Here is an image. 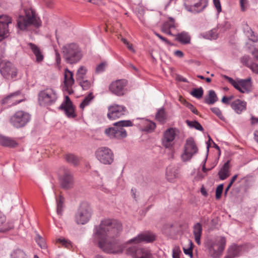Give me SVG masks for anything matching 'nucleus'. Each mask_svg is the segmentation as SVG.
Instances as JSON below:
<instances>
[{
	"mask_svg": "<svg viewBox=\"0 0 258 258\" xmlns=\"http://www.w3.org/2000/svg\"><path fill=\"white\" fill-rule=\"evenodd\" d=\"M222 102L226 104H229V101L228 100V98L226 96H224L221 100Z\"/></svg>",
	"mask_w": 258,
	"mask_h": 258,
	"instance_id": "774afa93",
	"label": "nucleus"
},
{
	"mask_svg": "<svg viewBox=\"0 0 258 258\" xmlns=\"http://www.w3.org/2000/svg\"><path fill=\"white\" fill-rule=\"evenodd\" d=\"M87 70L84 66H81L77 70L76 73V80L77 81H81L83 80L87 73Z\"/></svg>",
	"mask_w": 258,
	"mask_h": 258,
	"instance_id": "473e14b6",
	"label": "nucleus"
},
{
	"mask_svg": "<svg viewBox=\"0 0 258 258\" xmlns=\"http://www.w3.org/2000/svg\"><path fill=\"white\" fill-rule=\"evenodd\" d=\"M246 34L249 38V39L252 41L253 42H256L257 41V38L255 35L253 31H252L251 29H249L246 32Z\"/></svg>",
	"mask_w": 258,
	"mask_h": 258,
	"instance_id": "a18cd8bd",
	"label": "nucleus"
},
{
	"mask_svg": "<svg viewBox=\"0 0 258 258\" xmlns=\"http://www.w3.org/2000/svg\"><path fill=\"white\" fill-rule=\"evenodd\" d=\"M133 123L130 120H122L113 123V127L105 129V134L110 139H122L127 136L124 127L132 126Z\"/></svg>",
	"mask_w": 258,
	"mask_h": 258,
	"instance_id": "20e7f679",
	"label": "nucleus"
},
{
	"mask_svg": "<svg viewBox=\"0 0 258 258\" xmlns=\"http://www.w3.org/2000/svg\"><path fill=\"white\" fill-rule=\"evenodd\" d=\"M127 113V110L125 106L114 104L108 107L107 117L109 119L114 120L126 114Z\"/></svg>",
	"mask_w": 258,
	"mask_h": 258,
	"instance_id": "ddd939ff",
	"label": "nucleus"
},
{
	"mask_svg": "<svg viewBox=\"0 0 258 258\" xmlns=\"http://www.w3.org/2000/svg\"><path fill=\"white\" fill-rule=\"evenodd\" d=\"M93 98L94 96H93L92 93H90L80 104V108L81 109H84L86 106L88 105L90 103V101L93 99Z\"/></svg>",
	"mask_w": 258,
	"mask_h": 258,
	"instance_id": "ea45409f",
	"label": "nucleus"
},
{
	"mask_svg": "<svg viewBox=\"0 0 258 258\" xmlns=\"http://www.w3.org/2000/svg\"><path fill=\"white\" fill-rule=\"evenodd\" d=\"M79 84L82 87L83 90H87L91 87V83L88 80H81L78 81Z\"/></svg>",
	"mask_w": 258,
	"mask_h": 258,
	"instance_id": "c03bdc74",
	"label": "nucleus"
},
{
	"mask_svg": "<svg viewBox=\"0 0 258 258\" xmlns=\"http://www.w3.org/2000/svg\"><path fill=\"white\" fill-rule=\"evenodd\" d=\"M202 225L198 223L196 224L194 227L193 233L195 236V239L196 243L198 245L201 244V237L202 233Z\"/></svg>",
	"mask_w": 258,
	"mask_h": 258,
	"instance_id": "c85d7f7f",
	"label": "nucleus"
},
{
	"mask_svg": "<svg viewBox=\"0 0 258 258\" xmlns=\"http://www.w3.org/2000/svg\"><path fill=\"white\" fill-rule=\"evenodd\" d=\"M36 241L37 244L42 248L46 247V243L44 239L39 235H37L36 238Z\"/></svg>",
	"mask_w": 258,
	"mask_h": 258,
	"instance_id": "49530a36",
	"label": "nucleus"
},
{
	"mask_svg": "<svg viewBox=\"0 0 258 258\" xmlns=\"http://www.w3.org/2000/svg\"><path fill=\"white\" fill-rule=\"evenodd\" d=\"M21 94V92L20 91H18L14 93H11L2 100V103L3 104H7L10 106L16 105L17 104L19 103L24 100L23 99H17V98L20 96Z\"/></svg>",
	"mask_w": 258,
	"mask_h": 258,
	"instance_id": "a211bd4d",
	"label": "nucleus"
},
{
	"mask_svg": "<svg viewBox=\"0 0 258 258\" xmlns=\"http://www.w3.org/2000/svg\"><path fill=\"white\" fill-rule=\"evenodd\" d=\"M1 67L0 73L5 79L10 80L16 77L17 69L10 62L2 63Z\"/></svg>",
	"mask_w": 258,
	"mask_h": 258,
	"instance_id": "f8f14e48",
	"label": "nucleus"
},
{
	"mask_svg": "<svg viewBox=\"0 0 258 258\" xmlns=\"http://www.w3.org/2000/svg\"><path fill=\"white\" fill-rule=\"evenodd\" d=\"M9 29L8 26H4L0 28V41L3 40L5 37L8 36Z\"/></svg>",
	"mask_w": 258,
	"mask_h": 258,
	"instance_id": "79ce46f5",
	"label": "nucleus"
},
{
	"mask_svg": "<svg viewBox=\"0 0 258 258\" xmlns=\"http://www.w3.org/2000/svg\"><path fill=\"white\" fill-rule=\"evenodd\" d=\"M96 158L102 163L106 165L111 164L113 161V153L108 147H101L95 151Z\"/></svg>",
	"mask_w": 258,
	"mask_h": 258,
	"instance_id": "9d476101",
	"label": "nucleus"
},
{
	"mask_svg": "<svg viewBox=\"0 0 258 258\" xmlns=\"http://www.w3.org/2000/svg\"><path fill=\"white\" fill-rule=\"evenodd\" d=\"M57 204V214L61 216L63 212V208L64 207L65 198L62 195H58L55 197Z\"/></svg>",
	"mask_w": 258,
	"mask_h": 258,
	"instance_id": "a878e982",
	"label": "nucleus"
},
{
	"mask_svg": "<svg viewBox=\"0 0 258 258\" xmlns=\"http://www.w3.org/2000/svg\"><path fill=\"white\" fill-rule=\"evenodd\" d=\"M249 59L250 57L248 55H244L241 58L240 60L243 64L248 68L250 66V63H249Z\"/></svg>",
	"mask_w": 258,
	"mask_h": 258,
	"instance_id": "3c124183",
	"label": "nucleus"
},
{
	"mask_svg": "<svg viewBox=\"0 0 258 258\" xmlns=\"http://www.w3.org/2000/svg\"><path fill=\"white\" fill-rule=\"evenodd\" d=\"M161 28L165 30L175 28L174 20L172 18H169V21L165 22L162 26Z\"/></svg>",
	"mask_w": 258,
	"mask_h": 258,
	"instance_id": "a19ab883",
	"label": "nucleus"
},
{
	"mask_svg": "<svg viewBox=\"0 0 258 258\" xmlns=\"http://www.w3.org/2000/svg\"><path fill=\"white\" fill-rule=\"evenodd\" d=\"M6 221V217L5 215L0 211V226L3 225Z\"/></svg>",
	"mask_w": 258,
	"mask_h": 258,
	"instance_id": "680f3d73",
	"label": "nucleus"
},
{
	"mask_svg": "<svg viewBox=\"0 0 258 258\" xmlns=\"http://www.w3.org/2000/svg\"><path fill=\"white\" fill-rule=\"evenodd\" d=\"M211 111L215 114L220 119L223 120L224 116L222 115V113L220 110V109L218 107H213L211 108Z\"/></svg>",
	"mask_w": 258,
	"mask_h": 258,
	"instance_id": "de8ad7c7",
	"label": "nucleus"
},
{
	"mask_svg": "<svg viewBox=\"0 0 258 258\" xmlns=\"http://www.w3.org/2000/svg\"><path fill=\"white\" fill-rule=\"evenodd\" d=\"M121 230L119 223L107 219L101 221L99 226L96 228L94 239L98 243L99 246L104 252L108 253H117L122 251L114 237Z\"/></svg>",
	"mask_w": 258,
	"mask_h": 258,
	"instance_id": "f257e3e1",
	"label": "nucleus"
},
{
	"mask_svg": "<svg viewBox=\"0 0 258 258\" xmlns=\"http://www.w3.org/2000/svg\"><path fill=\"white\" fill-rule=\"evenodd\" d=\"M181 251L179 247H175L172 250V257L173 258H180L179 254Z\"/></svg>",
	"mask_w": 258,
	"mask_h": 258,
	"instance_id": "5fc2aeb1",
	"label": "nucleus"
},
{
	"mask_svg": "<svg viewBox=\"0 0 258 258\" xmlns=\"http://www.w3.org/2000/svg\"><path fill=\"white\" fill-rule=\"evenodd\" d=\"M224 78L239 92H243L242 91V88L240 87V85L239 84V80H238L236 82V81L234 80L232 78L227 76H224Z\"/></svg>",
	"mask_w": 258,
	"mask_h": 258,
	"instance_id": "4c0bfd02",
	"label": "nucleus"
},
{
	"mask_svg": "<svg viewBox=\"0 0 258 258\" xmlns=\"http://www.w3.org/2000/svg\"><path fill=\"white\" fill-rule=\"evenodd\" d=\"M248 68H249L253 73L258 74V64L255 62H250V66Z\"/></svg>",
	"mask_w": 258,
	"mask_h": 258,
	"instance_id": "603ef678",
	"label": "nucleus"
},
{
	"mask_svg": "<svg viewBox=\"0 0 258 258\" xmlns=\"http://www.w3.org/2000/svg\"><path fill=\"white\" fill-rule=\"evenodd\" d=\"M191 246H192V244L190 242ZM183 251L185 254L189 255L190 257L192 256V247L190 246L188 248H183Z\"/></svg>",
	"mask_w": 258,
	"mask_h": 258,
	"instance_id": "bf43d9fd",
	"label": "nucleus"
},
{
	"mask_svg": "<svg viewBox=\"0 0 258 258\" xmlns=\"http://www.w3.org/2000/svg\"><path fill=\"white\" fill-rule=\"evenodd\" d=\"M57 96L56 91L51 88H47L38 93V101L40 105H51L55 102Z\"/></svg>",
	"mask_w": 258,
	"mask_h": 258,
	"instance_id": "0eeeda50",
	"label": "nucleus"
},
{
	"mask_svg": "<svg viewBox=\"0 0 258 258\" xmlns=\"http://www.w3.org/2000/svg\"><path fill=\"white\" fill-rule=\"evenodd\" d=\"M240 4L241 10L242 11H245L248 6V1L247 0H240Z\"/></svg>",
	"mask_w": 258,
	"mask_h": 258,
	"instance_id": "13d9d810",
	"label": "nucleus"
},
{
	"mask_svg": "<svg viewBox=\"0 0 258 258\" xmlns=\"http://www.w3.org/2000/svg\"><path fill=\"white\" fill-rule=\"evenodd\" d=\"M229 161L225 163L219 171L218 175L221 180H224L229 176Z\"/></svg>",
	"mask_w": 258,
	"mask_h": 258,
	"instance_id": "bb28decb",
	"label": "nucleus"
},
{
	"mask_svg": "<svg viewBox=\"0 0 258 258\" xmlns=\"http://www.w3.org/2000/svg\"><path fill=\"white\" fill-rule=\"evenodd\" d=\"M207 5V0H200L198 3L191 6L189 11L194 13H198L203 11Z\"/></svg>",
	"mask_w": 258,
	"mask_h": 258,
	"instance_id": "b1692460",
	"label": "nucleus"
},
{
	"mask_svg": "<svg viewBox=\"0 0 258 258\" xmlns=\"http://www.w3.org/2000/svg\"><path fill=\"white\" fill-rule=\"evenodd\" d=\"M0 144L3 146L9 147H15L17 145L15 141L2 135H0Z\"/></svg>",
	"mask_w": 258,
	"mask_h": 258,
	"instance_id": "7c9ffc66",
	"label": "nucleus"
},
{
	"mask_svg": "<svg viewBox=\"0 0 258 258\" xmlns=\"http://www.w3.org/2000/svg\"><path fill=\"white\" fill-rule=\"evenodd\" d=\"M92 213V209L87 202H82L75 216V221L78 224H85L90 220Z\"/></svg>",
	"mask_w": 258,
	"mask_h": 258,
	"instance_id": "423d86ee",
	"label": "nucleus"
},
{
	"mask_svg": "<svg viewBox=\"0 0 258 258\" xmlns=\"http://www.w3.org/2000/svg\"><path fill=\"white\" fill-rule=\"evenodd\" d=\"M74 177L72 172L68 169H65L63 174L59 177L60 186L65 189H69L73 187Z\"/></svg>",
	"mask_w": 258,
	"mask_h": 258,
	"instance_id": "2eb2a0df",
	"label": "nucleus"
},
{
	"mask_svg": "<svg viewBox=\"0 0 258 258\" xmlns=\"http://www.w3.org/2000/svg\"><path fill=\"white\" fill-rule=\"evenodd\" d=\"M143 127L142 131L143 132L151 133L152 132L156 127V124L155 122L148 120H144L142 122Z\"/></svg>",
	"mask_w": 258,
	"mask_h": 258,
	"instance_id": "c756f323",
	"label": "nucleus"
},
{
	"mask_svg": "<svg viewBox=\"0 0 258 258\" xmlns=\"http://www.w3.org/2000/svg\"><path fill=\"white\" fill-rule=\"evenodd\" d=\"M178 130L175 128L170 127L166 130L164 133L162 139L163 146L166 148H169L173 146L174 141Z\"/></svg>",
	"mask_w": 258,
	"mask_h": 258,
	"instance_id": "dca6fc26",
	"label": "nucleus"
},
{
	"mask_svg": "<svg viewBox=\"0 0 258 258\" xmlns=\"http://www.w3.org/2000/svg\"><path fill=\"white\" fill-rule=\"evenodd\" d=\"M246 102L239 99H237L231 104V108L237 113H240L246 109Z\"/></svg>",
	"mask_w": 258,
	"mask_h": 258,
	"instance_id": "412c9836",
	"label": "nucleus"
},
{
	"mask_svg": "<svg viewBox=\"0 0 258 258\" xmlns=\"http://www.w3.org/2000/svg\"><path fill=\"white\" fill-rule=\"evenodd\" d=\"M213 3L218 13L222 11V8L220 0H213Z\"/></svg>",
	"mask_w": 258,
	"mask_h": 258,
	"instance_id": "4d7b16f0",
	"label": "nucleus"
},
{
	"mask_svg": "<svg viewBox=\"0 0 258 258\" xmlns=\"http://www.w3.org/2000/svg\"><path fill=\"white\" fill-rule=\"evenodd\" d=\"M184 105L186 107L190 109V110L195 114H198V111L196 108L191 103L184 101Z\"/></svg>",
	"mask_w": 258,
	"mask_h": 258,
	"instance_id": "864d4df0",
	"label": "nucleus"
},
{
	"mask_svg": "<svg viewBox=\"0 0 258 258\" xmlns=\"http://www.w3.org/2000/svg\"><path fill=\"white\" fill-rule=\"evenodd\" d=\"M156 118L161 122H164L166 118V115L163 108H160L156 114Z\"/></svg>",
	"mask_w": 258,
	"mask_h": 258,
	"instance_id": "f704fd0d",
	"label": "nucleus"
},
{
	"mask_svg": "<svg viewBox=\"0 0 258 258\" xmlns=\"http://www.w3.org/2000/svg\"><path fill=\"white\" fill-rule=\"evenodd\" d=\"M17 25L21 30H27L30 26L39 28L41 25V22L31 9L25 11V16H20L17 20Z\"/></svg>",
	"mask_w": 258,
	"mask_h": 258,
	"instance_id": "39448f33",
	"label": "nucleus"
},
{
	"mask_svg": "<svg viewBox=\"0 0 258 258\" xmlns=\"http://www.w3.org/2000/svg\"><path fill=\"white\" fill-rule=\"evenodd\" d=\"M218 100V97L215 92L213 90H209L208 94L204 97V102L209 105L214 104Z\"/></svg>",
	"mask_w": 258,
	"mask_h": 258,
	"instance_id": "cd10ccee",
	"label": "nucleus"
},
{
	"mask_svg": "<svg viewBox=\"0 0 258 258\" xmlns=\"http://www.w3.org/2000/svg\"><path fill=\"white\" fill-rule=\"evenodd\" d=\"M243 251L242 245H231L228 249L227 254L225 258H235L241 254Z\"/></svg>",
	"mask_w": 258,
	"mask_h": 258,
	"instance_id": "6ab92c4d",
	"label": "nucleus"
},
{
	"mask_svg": "<svg viewBox=\"0 0 258 258\" xmlns=\"http://www.w3.org/2000/svg\"><path fill=\"white\" fill-rule=\"evenodd\" d=\"M178 170L175 166L169 165L166 169V177L170 182H173L178 176Z\"/></svg>",
	"mask_w": 258,
	"mask_h": 258,
	"instance_id": "aec40b11",
	"label": "nucleus"
},
{
	"mask_svg": "<svg viewBox=\"0 0 258 258\" xmlns=\"http://www.w3.org/2000/svg\"><path fill=\"white\" fill-rule=\"evenodd\" d=\"M56 241L57 243H60L62 246H63L64 247H66L68 249L72 247V244L71 242L64 238H58L56 239Z\"/></svg>",
	"mask_w": 258,
	"mask_h": 258,
	"instance_id": "37998d69",
	"label": "nucleus"
},
{
	"mask_svg": "<svg viewBox=\"0 0 258 258\" xmlns=\"http://www.w3.org/2000/svg\"><path fill=\"white\" fill-rule=\"evenodd\" d=\"M61 50L62 57L68 64H74L79 62L83 56L81 48L75 43L64 45Z\"/></svg>",
	"mask_w": 258,
	"mask_h": 258,
	"instance_id": "7ed1b4c3",
	"label": "nucleus"
},
{
	"mask_svg": "<svg viewBox=\"0 0 258 258\" xmlns=\"http://www.w3.org/2000/svg\"><path fill=\"white\" fill-rule=\"evenodd\" d=\"M121 40L123 42V43L125 45H126V46H127V47L128 48V49L130 51H132V52H135V49H134V48H133V45H132L131 44H130V43L127 41V40L126 39H125V38H124L122 37V38H121Z\"/></svg>",
	"mask_w": 258,
	"mask_h": 258,
	"instance_id": "6e6d98bb",
	"label": "nucleus"
},
{
	"mask_svg": "<svg viewBox=\"0 0 258 258\" xmlns=\"http://www.w3.org/2000/svg\"><path fill=\"white\" fill-rule=\"evenodd\" d=\"M155 240V236L152 233L147 232L139 234L129 240L126 247V253L134 258H152L151 251L146 248H137L136 246H129L132 243L138 244L142 242H152Z\"/></svg>",
	"mask_w": 258,
	"mask_h": 258,
	"instance_id": "f03ea898",
	"label": "nucleus"
},
{
	"mask_svg": "<svg viewBox=\"0 0 258 258\" xmlns=\"http://www.w3.org/2000/svg\"><path fill=\"white\" fill-rule=\"evenodd\" d=\"M59 109L63 110L69 118H75L76 114L75 113L74 107L69 96H65V100L58 107Z\"/></svg>",
	"mask_w": 258,
	"mask_h": 258,
	"instance_id": "f3484780",
	"label": "nucleus"
},
{
	"mask_svg": "<svg viewBox=\"0 0 258 258\" xmlns=\"http://www.w3.org/2000/svg\"><path fill=\"white\" fill-rule=\"evenodd\" d=\"M184 149V153L181 156L183 161L189 160L198 152V147L194 139L191 137L186 140Z\"/></svg>",
	"mask_w": 258,
	"mask_h": 258,
	"instance_id": "9b49d317",
	"label": "nucleus"
},
{
	"mask_svg": "<svg viewBox=\"0 0 258 258\" xmlns=\"http://www.w3.org/2000/svg\"><path fill=\"white\" fill-rule=\"evenodd\" d=\"M127 84V81L125 79L117 80L110 84L109 89L112 93L118 96H121L125 94V87Z\"/></svg>",
	"mask_w": 258,
	"mask_h": 258,
	"instance_id": "4468645a",
	"label": "nucleus"
},
{
	"mask_svg": "<svg viewBox=\"0 0 258 258\" xmlns=\"http://www.w3.org/2000/svg\"><path fill=\"white\" fill-rule=\"evenodd\" d=\"M226 242L225 237H218L209 247V253L210 255L213 258H219L225 248Z\"/></svg>",
	"mask_w": 258,
	"mask_h": 258,
	"instance_id": "1a4fd4ad",
	"label": "nucleus"
},
{
	"mask_svg": "<svg viewBox=\"0 0 258 258\" xmlns=\"http://www.w3.org/2000/svg\"><path fill=\"white\" fill-rule=\"evenodd\" d=\"M28 45L35 55L36 61L37 62L42 61L44 57L40 48L36 45L31 42L28 43Z\"/></svg>",
	"mask_w": 258,
	"mask_h": 258,
	"instance_id": "4be33fe9",
	"label": "nucleus"
},
{
	"mask_svg": "<svg viewBox=\"0 0 258 258\" xmlns=\"http://www.w3.org/2000/svg\"><path fill=\"white\" fill-rule=\"evenodd\" d=\"M239 84L240 85V87L242 88V91H243L240 92L241 93H244L245 92H249L251 91L252 82L250 77L246 79H239Z\"/></svg>",
	"mask_w": 258,
	"mask_h": 258,
	"instance_id": "5701e85b",
	"label": "nucleus"
},
{
	"mask_svg": "<svg viewBox=\"0 0 258 258\" xmlns=\"http://www.w3.org/2000/svg\"><path fill=\"white\" fill-rule=\"evenodd\" d=\"M65 159L68 163L74 166L77 165L79 162V158L72 154H67L65 156Z\"/></svg>",
	"mask_w": 258,
	"mask_h": 258,
	"instance_id": "72a5a7b5",
	"label": "nucleus"
},
{
	"mask_svg": "<svg viewBox=\"0 0 258 258\" xmlns=\"http://www.w3.org/2000/svg\"><path fill=\"white\" fill-rule=\"evenodd\" d=\"M154 34L156 36H157L159 39H160L162 41L165 42L166 44H170V42L166 39L165 38V37H163L162 36H161L160 34H159V33L155 32H154Z\"/></svg>",
	"mask_w": 258,
	"mask_h": 258,
	"instance_id": "052dcab7",
	"label": "nucleus"
},
{
	"mask_svg": "<svg viewBox=\"0 0 258 258\" xmlns=\"http://www.w3.org/2000/svg\"><path fill=\"white\" fill-rule=\"evenodd\" d=\"M186 123L191 128H195L197 129V130L200 131H203L204 128L201 125V124L197 121H190L188 120H186Z\"/></svg>",
	"mask_w": 258,
	"mask_h": 258,
	"instance_id": "c9c22d12",
	"label": "nucleus"
},
{
	"mask_svg": "<svg viewBox=\"0 0 258 258\" xmlns=\"http://www.w3.org/2000/svg\"><path fill=\"white\" fill-rule=\"evenodd\" d=\"M204 37L206 39H215L217 38V34L213 30H211Z\"/></svg>",
	"mask_w": 258,
	"mask_h": 258,
	"instance_id": "09e8293b",
	"label": "nucleus"
},
{
	"mask_svg": "<svg viewBox=\"0 0 258 258\" xmlns=\"http://www.w3.org/2000/svg\"><path fill=\"white\" fill-rule=\"evenodd\" d=\"M12 258H27L25 253L21 249H16L11 254Z\"/></svg>",
	"mask_w": 258,
	"mask_h": 258,
	"instance_id": "58836bf2",
	"label": "nucleus"
},
{
	"mask_svg": "<svg viewBox=\"0 0 258 258\" xmlns=\"http://www.w3.org/2000/svg\"><path fill=\"white\" fill-rule=\"evenodd\" d=\"M223 189V184H221L217 186V187L216 188L215 194H222Z\"/></svg>",
	"mask_w": 258,
	"mask_h": 258,
	"instance_id": "e2e57ef3",
	"label": "nucleus"
},
{
	"mask_svg": "<svg viewBox=\"0 0 258 258\" xmlns=\"http://www.w3.org/2000/svg\"><path fill=\"white\" fill-rule=\"evenodd\" d=\"M30 115L24 111L19 110L16 112L10 118V122L16 128L25 126L30 120Z\"/></svg>",
	"mask_w": 258,
	"mask_h": 258,
	"instance_id": "6e6552de",
	"label": "nucleus"
},
{
	"mask_svg": "<svg viewBox=\"0 0 258 258\" xmlns=\"http://www.w3.org/2000/svg\"><path fill=\"white\" fill-rule=\"evenodd\" d=\"M106 65V64L104 62L100 63L96 68V73H100L103 72L105 70Z\"/></svg>",
	"mask_w": 258,
	"mask_h": 258,
	"instance_id": "8fccbe9b",
	"label": "nucleus"
},
{
	"mask_svg": "<svg viewBox=\"0 0 258 258\" xmlns=\"http://www.w3.org/2000/svg\"><path fill=\"white\" fill-rule=\"evenodd\" d=\"M174 54L179 57H182L183 56V53L180 50H176L174 52Z\"/></svg>",
	"mask_w": 258,
	"mask_h": 258,
	"instance_id": "69168bd1",
	"label": "nucleus"
},
{
	"mask_svg": "<svg viewBox=\"0 0 258 258\" xmlns=\"http://www.w3.org/2000/svg\"><path fill=\"white\" fill-rule=\"evenodd\" d=\"M72 86H64V90L67 91L69 94H71L73 93V91L72 89Z\"/></svg>",
	"mask_w": 258,
	"mask_h": 258,
	"instance_id": "338daca9",
	"label": "nucleus"
},
{
	"mask_svg": "<svg viewBox=\"0 0 258 258\" xmlns=\"http://www.w3.org/2000/svg\"><path fill=\"white\" fill-rule=\"evenodd\" d=\"M190 94L197 99L201 98L204 94V90L202 87L194 88Z\"/></svg>",
	"mask_w": 258,
	"mask_h": 258,
	"instance_id": "e433bc0d",
	"label": "nucleus"
},
{
	"mask_svg": "<svg viewBox=\"0 0 258 258\" xmlns=\"http://www.w3.org/2000/svg\"><path fill=\"white\" fill-rule=\"evenodd\" d=\"M176 39L183 44L189 43L190 38L187 33L183 32L176 35Z\"/></svg>",
	"mask_w": 258,
	"mask_h": 258,
	"instance_id": "2f4dec72",
	"label": "nucleus"
},
{
	"mask_svg": "<svg viewBox=\"0 0 258 258\" xmlns=\"http://www.w3.org/2000/svg\"><path fill=\"white\" fill-rule=\"evenodd\" d=\"M74 83L75 80L73 72L69 70L68 69H66L64 74V86H72Z\"/></svg>",
	"mask_w": 258,
	"mask_h": 258,
	"instance_id": "393cba45",
	"label": "nucleus"
},
{
	"mask_svg": "<svg viewBox=\"0 0 258 258\" xmlns=\"http://www.w3.org/2000/svg\"><path fill=\"white\" fill-rule=\"evenodd\" d=\"M251 53L253 56L254 58L258 60V49L254 48V49L252 51Z\"/></svg>",
	"mask_w": 258,
	"mask_h": 258,
	"instance_id": "0e129e2a",
	"label": "nucleus"
}]
</instances>
